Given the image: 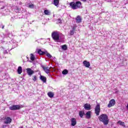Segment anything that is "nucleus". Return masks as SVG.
<instances>
[{"label": "nucleus", "mask_w": 128, "mask_h": 128, "mask_svg": "<svg viewBox=\"0 0 128 128\" xmlns=\"http://www.w3.org/2000/svg\"><path fill=\"white\" fill-rule=\"evenodd\" d=\"M46 56L49 58H52V55H50V53L48 52H46Z\"/></svg>", "instance_id": "nucleus-27"}, {"label": "nucleus", "mask_w": 128, "mask_h": 128, "mask_svg": "<svg viewBox=\"0 0 128 128\" xmlns=\"http://www.w3.org/2000/svg\"><path fill=\"white\" fill-rule=\"evenodd\" d=\"M46 51L42 52L41 50H38V54H40V56H44V54H46Z\"/></svg>", "instance_id": "nucleus-17"}, {"label": "nucleus", "mask_w": 128, "mask_h": 128, "mask_svg": "<svg viewBox=\"0 0 128 128\" xmlns=\"http://www.w3.org/2000/svg\"><path fill=\"white\" fill-rule=\"evenodd\" d=\"M74 31L73 30H71L70 31V36H74Z\"/></svg>", "instance_id": "nucleus-29"}, {"label": "nucleus", "mask_w": 128, "mask_h": 128, "mask_svg": "<svg viewBox=\"0 0 128 128\" xmlns=\"http://www.w3.org/2000/svg\"><path fill=\"white\" fill-rule=\"evenodd\" d=\"M44 14L46 15V16H50V10H44Z\"/></svg>", "instance_id": "nucleus-22"}, {"label": "nucleus", "mask_w": 128, "mask_h": 128, "mask_svg": "<svg viewBox=\"0 0 128 128\" xmlns=\"http://www.w3.org/2000/svg\"><path fill=\"white\" fill-rule=\"evenodd\" d=\"M4 124H8L12 122V118L10 117L6 116L4 118Z\"/></svg>", "instance_id": "nucleus-6"}, {"label": "nucleus", "mask_w": 128, "mask_h": 128, "mask_svg": "<svg viewBox=\"0 0 128 128\" xmlns=\"http://www.w3.org/2000/svg\"><path fill=\"white\" fill-rule=\"evenodd\" d=\"M116 104V100L114 99H112L110 100L109 104H108V108H112V106H114Z\"/></svg>", "instance_id": "nucleus-8"}, {"label": "nucleus", "mask_w": 128, "mask_h": 128, "mask_svg": "<svg viewBox=\"0 0 128 128\" xmlns=\"http://www.w3.org/2000/svg\"><path fill=\"white\" fill-rule=\"evenodd\" d=\"M95 114L96 116H100V105L98 104L95 107Z\"/></svg>", "instance_id": "nucleus-5"}, {"label": "nucleus", "mask_w": 128, "mask_h": 128, "mask_svg": "<svg viewBox=\"0 0 128 128\" xmlns=\"http://www.w3.org/2000/svg\"><path fill=\"white\" fill-rule=\"evenodd\" d=\"M62 48L63 50H68V46L66 44L63 45L62 46Z\"/></svg>", "instance_id": "nucleus-23"}, {"label": "nucleus", "mask_w": 128, "mask_h": 128, "mask_svg": "<svg viewBox=\"0 0 128 128\" xmlns=\"http://www.w3.org/2000/svg\"><path fill=\"white\" fill-rule=\"evenodd\" d=\"M20 128H22V127H21Z\"/></svg>", "instance_id": "nucleus-34"}, {"label": "nucleus", "mask_w": 128, "mask_h": 128, "mask_svg": "<svg viewBox=\"0 0 128 128\" xmlns=\"http://www.w3.org/2000/svg\"><path fill=\"white\" fill-rule=\"evenodd\" d=\"M17 72L18 74H20L22 72V66H20L18 67Z\"/></svg>", "instance_id": "nucleus-16"}, {"label": "nucleus", "mask_w": 128, "mask_h": 128, "mask_svg": "<svg viewBox=\"0 0 128 128\" xmlns=\"http://www.w3.org/2000/svg\"><path fill=\"white\" fill-rule=\"evenodd\" d=\"M76 124V120L75 118H71V126H74Z\"/></svg>", "instance_id": "nucleus-13"}, {"label": "nucleus", "mask_w": 128, "mask_h": 128, "mask_svg": "<svg viewBox=\"0 0 128 128\" xmlns=\"http://www.w3.org/2000/svg\"><path fill=\"white\" fill-rule=\"evenodd\" d=\"M4 26H2V29L4 30Z\"/></svg>", "instance_id": "nucleus-31"}, {"label": "nucleus", "mask_w": 128, "mask_h": 128, "mask_svg": "<svg viewBox=\"0 0 128 128\" xmlns=\"http://www.w3.org/2000/svg\"><path fill=\"white\" fill-rule=\"evenodd\" d=\"M38 80L36 78V76H32V80L34 82H36V80Z\"/></svg>", "instance_id": "nucleus-26"}, {"label": "nucleus", "mask_w": 128, "mask_h": 128, "mask_svg": "<svg viewBox=\"0 0 128 128\" xmlns=\"http://www.w3.org/2000/svg\"><path fill=\"white\" fill-rule=\"evenodd\" d=\"M77 26H74L72 28V30H73L74 32L76 31V30Z\"/></svg>", "instance_id": "nucleus-30"}, {"label": "nucleus", "mask_w": 128, "mask_h": 128, "mask_svg": "<svg viewBox=\"0 0 128 128\" xmlns=\"http://www.w3.org/2000/svg\"><path fill=\"white\" fill-rule=\"evenodd\" d=\"M83 64L84 66H86V68H90V64L87 60H84L83 62Z\"/></svg>", "instance_id": "nucleus-12"}, {"label": "nucleus", "mask_w": 128, "mask_h": 128, "mask_svg": "<svg viewBox=\"0 0 128 128\" xmlns=\"http://www.w3.org/2000/svg\"><path fill=\"white\" fill-rule=\"evenodd\" d=\"M42 68H43L44 72H45L46 74H50V68L46 67L44 66H42Z\"/></svg>", "instance_id": "nucleus-11"}, {"label": "nucleus", "mask_w": 128, "mask_h": 128, "mask_svg": "<svg viewBox=\"0 0 128 128\" xmlns=\"http://www.w3.org/2000/svg\"><path fill=\"white\" fill-rule=\"evenodd\" d=\"M99 120L102 122L104 124L106 125L108 124V115L106 114H102L98 117Z\"/></svg>", "instance_id": "nucleus-2"}, {"label": "nucleus", "mask_w": 128, "mask_h": 128, "mask_svg": "<svg viewBox=\"0 0 128 128\" xmlns=\"http://www.w3.org/2000/svg\"><path fill=\"white\" fill-rule=\"evenodd\" d=\"M30 59L32 61H34V60H36V58L34 57V54H31Z\"/></svg>", "instance_id": "nucleus-24"}, {"label": "nucleus", "mask_w": 128, "mask_h": 128, "mask_svg": "<svg viewBox=\"0 0 128 128\" xmlns=\"http://www.w3.org/2000/svg\"><path fill=\"white\" fill-rule=\"evenodd\" d=\"M58 20H59V22H62V20L60 19V18L58 19Z\"/></svg>", "instance_id": "nucleus-32"}, {"label": "nucleus", "mask_w": 128, "mask_h": 128, "mask_svg": "<svg viewBox=\"0 0 128 128\" xmlns=\"http://www.w3.org/2000/svg\"><path fill=\"white\" fill-rule=\"evenodd\" d=\"M76 24H80L82 20V16L80 15H78L76 18Z\"/></svg>", "instance_id": "nucleus-10"}, {"label": "nucleus", "mask_w": 128, "mask_h": 128, "mask_svg": "<svg viewBox=\"0 0 128 128\" xmlns=\"http://www.w3.org/2000/svg\"><path fill=\"white\" fill-rule=\"evenodd\" d=\"M22 106H20V105H12V106L10 107V110H20V108H22Z\"/></svg>", "instance_id": "nucleus-4"}, {"label": "nucleus", "mask_w": 128, "mask_h": 128, "mask_svg": "<svg viewBox=\"0 0 128 128\" xmlns=\"http://www.w3.org/2000/svg\"><path fill=\"white\" fill-rule=\"evenodd\" d=\"M62 74H68V71L66 70L65 69L62 72Z\"/></svg>", "instance_id": "nucleus-25"}, {"label": "nucleus", "mask_w": 128, "mask_h": 128, "mask_svg": "<svg viewBox=\"0 0 128 128\" xmlns=\"http://www.w3.org/2000/svg\"><path fill=\"white\" fill-rule=\"evenodd\" d=\"M118 124H120V126H122L126 128V125L124 124V122H122L121 120H119L118 122Z\"/></svg>", "instance_id": "nucleus-21"}, {"label": "nucleus", "mask_w": 128, "mask_h": 128, "mask_svg": "<svg viewBox=\"0 0 128 128\" xmlns=\"http://www.w3.org/2000/svg\"><path fill=\"white\" fill-rule=\"evenodd\" d=\"M34 4H31L28 6V8H34Z\"/></svg>", "instance_id": "nucleus-28"}, {"label": "nucleus", "mask_w": 128, "mask_h": 128, "mask_svg": "<svg viewBox=\"0 0 128 128\" xmlns=\"http://www.w3.org/2000/svg\"><path fill=\"white\" fill-rule=\"evenodd\" d=\"M83 2H86V0H84Z\"/></svg>", "instance_id": "nucleus-33"}, {"label": "nucleus", "mask_w": 128, "mask_h": 128, "mask_svg": "<svg viewBox=\"0 0 128 128\" xmlns=\"http://www.w3.org/2000/svg\"><path fill=\"white\" fill-rule=\"evenodd\" d=\"M84 115V111L80 110L79 112V116L80 118H82Z\"/></svg>", "instance_id": "nucleus-20"}, {"label": "nucleus", "mask_w": 128, "mask_h": 128, "mask_svg": "<svg viewBox=\"0 0 128 128\" xmlns=\"http://www.w3.org/2000/svg\"><path fill=\"white\" fill-rule=\"evenodd\" d=\"M40 80L43 82H46V77L40 75Z\"/></svg>", "instance_id": "nucleus-15"}, {"label": "nucleus", "mask_w": 128, "mask_h": 128, "mask_svg": "<svg viewBox=\"0 0 128 128\" xmlns=\"http://www.w3.org/2000/svg\"><path fill=\"white\" fill-rule=\"evenodd\" d=\"M86 118H90L92 116V112L91 111H88L86 114Z\"/></svg>", "instance_id": "nucleus-14"}, {"label": "nucleus", "mask_w": 128, "mask_h": 128, "mask_svg": "<svg viewBox=\"0 0 128 128\" xmlns=\"http://www.w3.org/2000/svg\"><path fill=\"white\" fill-rule=\"evenodd\" d=\"M26 70L28 76H32V74H34V71L30 68H27L26 69Z\"/></svg>", "instance_id": "nucleus-7"}, {"label": "nucleus", "mask_w": 128, "mask_h": 128, "mask_svg": "<svg viewBox=\"0 0 128 128\" xmlns=\"http://www.w3.org/2000/svg\"><path fill=\"white\" fill-rule=\"evenodd\" d=\"M52 38L55 42L60 40V32L54 31L52 33Z\"/></svg>", "instance_id": "nucleus-3"}, {"label": "nucleus", "mask_w": 128, "mask_h": 128, "mask_svg": "<svg viewBox=\"0 0 128 128\" xmlns=\"http://www.w3.org/2000/svg\"><path fill=\"white\" fill-rule=\"evenodd\" d=\"M48 96H49V98H54V92H50L48 93Z\"/></svg>", "instance_id": "nucleus-18"}, {"label": "nucleus", "mask_w": 128, "mask_h": 128, "mask_svg": "<svg viewBox=\"0 0 128 128\" xmlns=\"http://www.w3.org/2000/svg\"><path fill=\"white\" fill-rule=\"evenodd\" d=\"M54 4L56 6H58L60 4V0H54Z\"/></svg>", "instance_id": "nucleus-19"}, {"label": "nucleus", "mask_w": 128, "mask_h": 128, "mask_svg": "<svg viewBox=\"0 0 128 128\" xmlns=\"http://www.w3.org/2000/svg\"><path fill=\"white\" fill-rule=\"evenodd\" d=\"M84 107L86 110H92V106H90V104H88V103L84 104Z\"/></svg>", "instance_id": "nucleus-9"}, {"label": "nucleus", "mask_w": 128, "mask_h": 128, "mask_svg": "<svg viewBox=\"0 0 128 128\" xmlns=\"http://www.w3.org/2000/svg\"><path fill=\"white\" fill-rule=\"evenodd\" d=\"M70 8L72 10H78V8H80L82 6V2L80 1H77L76 2H72L69 4Z\"/></svg>", "instance_id": "nucleus-1"}]
</instances>
